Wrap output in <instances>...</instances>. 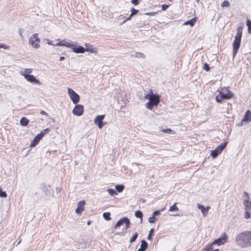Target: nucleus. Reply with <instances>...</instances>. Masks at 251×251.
Wrapping results in <instances>:
<instances>
[{
  "label": "nucleus",
  "instance_id": "1",
  "mask_svg": "<svg viewBox=\"0 0 251 251\" xmlns=\"http://www.w3.org/2000/svg\"><path fill=\"white\" fill-rule=\"evenodd\" d=\"M236 245L242 248L251 247V230H246L239 233L235 238Z\"/></svg>",
  "mask_w": 251,
  "mask_h": 251
},
{
  "label": "nucleus",
  "instance_id": "2",
  "mask_svg": "<svg viewBox=\"0 0 251 251\" xmlns=\"http://www.w3.org/2000/svg\"><path fill=\"white\" fill-rule=\"evenodd\" d=\"M242 35V29L241 27H239L237 30V33L235 37L233 43V57L236 55L237 51L240 48L241 37Z\"/></svg>",
  "mask_w": 251,
  "mask_h": 251
},
{
  "label": "nucleus",
  "instance_id": "3",
  "mask_svg": "<svg viewBox=\"0 0 251 251\" xmlns=\"http://www.w3.org/2000/svg\"><path fill=\"white\" fill-rule=\"evenodd\" d=\"M227 144V142L222 143L220 145L217 147L214 150L211 151V156L213 158H216L218 155L221 153L222 151L225 149Z\"/></svg>",
  "mask_w": 251,
  "mask_h": 251
},
{
  "label": "nucleus",
  "instance_id": "4",
  "mask_svg": "<svg viewBox=\"0 0 251 251\" xmlns=\"http://www.w3.org/2000/svg\"><path fill=\"white\" fill-rule=\"evenodd\" d=\"M40 42V39L38 37L37 33L34 34L29 39V44L35 49H38L40 47V45L39 44Z\"/></svg>",
  "mask_w": 251,
  "mask_h": 251
},
{
  "label": "nucleus",
  "instance_id": "5",
  "mask_svg": "<svg viewBox=\"0 0 251 251\" xmlns=\"http://www.w3.org/2000/svg\"><path fill=\"white\" fill-rule=\"evenodd\" d=\"M244 205L245 207L244 218L248 219L251 217V201H250L249 200H244Z\"/></svg>",
  "mask_w": 251,
  "mask_h": 251
},
{
  "label": "nucleus",
  "instance_id": "6",
  "mask_svg": "<svg viewBox=\"0 0 251 251\" xmlns=\"http://www.w3.org/2000/svg\"><path fill=\"white\" fill-rule=\"evenodd\" d=\"M68 95L74 104H76L79 101V96L72 89L68 88Z\"/></svg>",
  "mask_w": 251,
  "mask_h": 251
},
{
  "label": "nucleus",
  "instance_id": "7",
  "mask_svg": "<svg viewBox=\"0 0 251 251\" xmlns=\"http://www.w3.org/2000/svg\"><path fill=\"white\" fill-rule=\"evenodd\" d=\"M124 224L125 225V229L126 230L130 225V221L127 217H125L119 220L115 225L114 227L117 228Z\"/></svg>",
  "mask_w": 251,
  "mask_h": 251
},
{
  "label": "nucleus",
  "instance_id": "8",
  "mask_svg": "<svg viewBox=\"0 0 251 251\" xmlns=\"http://www.w3.org/2000/svg\"><path fill=\"white\" fill-rule=\"evenodd\" d=\"M145 98L148 99L155 106H157L160 101L159 96L156 94H147L145 96Z\"/></svg>",
  "mask_w": 251,
  "mask_h": 251
},
{
  "label": "nucleus",
  "instance_id": "9",
  "mask_svg": "<svg viewBox=\"0 0 251 251\" xmlns=\"http://www.w3.org/2000/svg\"><path fill=\"white\" fill-rule=\"evenodd\" d=\"M227 238V236L226 233L224 232L220 237L215 240L211 244H212V245L217 244L218 246H220L224 244L226 242Z\"/></svg>",
  "mask_w": 251,
  "mask_h": 251
},
{
  "label": "nucleus",
  "instance_id": "10",
  "mask_svg": "<svg viewBox=\"0 0 251 251\" xmlns=\"http://www.w3.org/2000/svg\"><path fill=\"white\" fill-rule=\"evenodd\" d=\"M72 112L75 116H81L83 113V106L81 104L76 105L73 109Z\"/></svg>",
  "mask_w": 251,
  "mask_h": 251
},
{
  "label": "nucleus",
  "instance_id": "11",
  "mask_svg": "<svg viewBox=\"0 0 251 251\" xmlns=\"http://www.w3.org/2000/svg\"><path fill=\"white\" fill-rule=\"evenodd\" d=\"M104 118V115H98L96 116L94 119L95 124L98 125L99 128L101 129L104 125L102 120Z\"/></svg>",
  "mask_w": 251,
  "mask_h": 251
},
{
  "label": "nucleus",
  "instance_id": "12",
  "mask_svg": "<svg viewBox=\"0 0 251 251\" xmlns=\"http://www.w3.org/2000/svg\"><path fill=\"white\" fill-rule=\"evenodd\" d=\"M71 49H72L73 51L76 53H82L85 51V49L83 47L75 45L74 44H73Z\"/></svg>",
  "mask_w": 251,
  "mask_h": 251
},
{
  "label": "nucleus",
  "instance_id": "13",
  "mask_svg": "<svg viewBox=\"0 0 251 251\" xmlns=\"http://www.w3.org/2000/svg\"><path fill=\"white\" fill-rule=\"evenodd\" d=\"M26 76V77H25V78L27 81L31 82V83L41 85V83L40 81L39 80H38L37 79H36L33 75H27Z\"/></svg>",
  "mask_w": 251,
  "mask_h": 251
},
{
  "label": "nucleus",
  "instance_id": "14",
  "mask_svg": "<svg viewBox=\"0 0 251 251\" xmlns=\"http://www.w3.org/2000/svg\"><path fill=\"white\" fill-rule=\"evenodd\" d=\"M197 207L198 209L201 210V213L202 214L203 216H205L206 214L208 212V210L210 209V207L207 206L206 207H204V205H201V204H197Z\"/></svg>",
  "mask_w": 251,
  "mask_h": 251
},
{
  "label": "nucleus",
  "instance_id": "15",
  "mask_svg": "<svg viewBox=\"0 0 251 251\" xmlns=\"http://www.w3.org/2000/svg\"><path fill=\"white\" fill-rule=\"evenodd\" d=\"M42 138V134H38L36 135L31 143L30 147H34L39 142Z\"/></svg>",
  "mask_w": 251,
  "mask_h": 251
},
{
  "label": "nucleus",
  "instance_id": "16",
  "mask_svg": "<svg viewBox=\"0 0 251 251\" xmlns=\"http://www.w3.org/2000/svg\"><path fill=\"white\" fill-rule=\"evenodd\" d=\"M32 71L33 70L31 68L23 69L20 72V74L25 78L26 77V76L30 75Z\"/></svg>",
  "mask_w": 251,
  "mask_h": 251
},
{
  "label": "nucleus",
  "instance_id": "17",
  "mask_svg": "<svg viewBox=\"0 0 251 251\" xmlns=\"http://www.w3.org/2000/svg\"><path fill=\"white\" fill-rule=\"evenodd\" d=\"M84 204H85V201H80L77 202L78 206L75 210V212H76V213L79 214V213H80V211L84 210L83 206H84Z\"/></svg>",
  "mask_w": 251,
  "mask_h": 251
},
{
  "label": "nucleus",
  "instance_id": "18",
  "mask_svg": "<svg viewBox=\"0 0 251 251\" xmlns=\"http://www.w3.org/2000/svg\"><path fill=\"white\" fill-rule=\"evenodd\" d=\"M219 94H222L223 99L227 100L233 97V94L231 91L228 90L226 94H224L222 91H219Z\"/></svg>",
  "mask_w": 251,
  "mask_h": 251
},
{
  "label": "nucleus",
  "instance_id": "19",
  "mask_svg": "<svg viewBox=\"0 0 251 251\" xmlns=\"http://www.w3.org/2000/svg\"><path fill=\"white\" fill-rule=\"evenodd\" d=\"M251 121V111L248 110L246 112L244 118L242 120V122H250Z\"/></svg>",
  "mask_w": 251,
  "mask_h": 251
},
{
  "label": "nucleus",
  "instance_id": "20",
  "mask_svg": "<svg viewBox=\"0 0 251 251\" xmlns=\"http://www.w3.org/2000/svg\"><path fill=\"white\" fill-rule=\"evenodd\" d=\"M197 18L196 17L193 18L185 22L183 25H190L191 26H193L196 22L197 21Z\"/></svg>",
  "mask_w": 251,
  "mask_h": 251
},
{
  "label": "nucleus",
  "instance_id": "21",
  "mask_svg": "<svg viewBox=\"0 0 251 251\" xmlns=\"http://www.w3.org/2000/svg\"><path fill=\"white\" fill-rule=\"evenodd\" d=\"M73 43L70 41L63 40H62V46L66 47L67 48H71Z\"/></svg>",
  "mask_w": 251,
  "mask_h": 251
},
{
  "label": "nucleus",
  "instance_id": "22",
  "mask_svg": "<svg viewBox=\"0 0 251 251\" xmlns=\"http://www.w3.org/2000/svg\"><path fill=\"white\" fill-rule=\"evenodd\" d=\"M29 120L25 117H23L20 120V124L23 126H26L29 123Z\"/></svg>",
  "mask_w": 251,
  "mask_h": 251
},
{
  "label": "nucleus",
  "instance_id": "23",
  "mask_svg": "<svg viewBox=\"0 0 251 251\" xmlns=\"http://www.w3.org/2000/svg\"><path fill=\"white\" fill-rule=\"evenodd\" d=\"M148 244L145 240H142L140 246V248L142 251H145L148 248Z\"/></svg>",
  "mask_w": 251,
  "mask_h": 251
},
{
  "label": "nucleus",
  "instance_id": "24",
  "mask_svg": "<svg viewBox=\"0 0 251 251\" xmlns=\"http://www.w3.org/2000/svg\"><path fill=\"white\" fill-rule=\"evenodd\" d=\"M213 245H212V244H209L206 247H205L204 249V251H219V250L217 249L215 250H213V248L212 247V246Z\"/></svg>",
  "mask_w": 251,
  "mask_h": 251
},
{
  "label": "nucleus",
  "instance_id": "25",
  "mask_svg": "<svg viewBox=\"0 0 251 251\" xmlns=\"http://www.w3.org/2000/svg\"><path fill=\"white\" fill-rule=\"evenodd\" d=\"M103 217L106 221L111 220L110 213L109 212H104L103 213Z\"/></svg>",
  "mask_w": 251,
  "mask_h": 251
},
{
  "label": "nucleus",
  "instance_id": "26",
  "mask_svg": "<svg viewBox=\"0 0 251 251\" xmlns=\"http://www.w3.org/2000/svg\"><path fill=\"white\" fill-rule=\"evenodd\" d=\"M138 234L137 232H135L134 234H133V235L130 238V239L129 240V243H132L133 242L135 241V240H136V239L138 237Z\"/></svg>",
  "mask_w": 251,
  "mask_h": 251
},
{
  "label": "nucleus",
  "instance_id": "27",
  "mask_svg": "<svg viewBox=\"0 0 251 251\" xmlns=\"http://www.w3.org/2000/svg\"><path fill=\"white\" fill-rule=\"evenodd\" d=\"M115 188L118 192H121L124 189V186L123 185H117Z\"/></svg>",
  "mask_w": 251,
  "mask_h": 251
},
{
  "label": "nucleus",
  "instance_id": "28",
  "mask_svg": "<svg viewBox=\"0 0 251 251\" xmlns=\"http://www.w3.org/2000/svg\"><path fill=\"white\" fill-rule=\"evenodd\" d=\"M246 25L248 28V33L251 34V21L248 20L246 23Z\"/></svg>",
  "mask_w": 251,
  "mask_h": 251
},
{
  "label": "nucleus",
  "instance_id": "29",
  "mask_svg": "<svg viewBox=\"0 0 251 251\" xmlns=\"http://www.w3.org/2000/svg\"><path fill=\"white\" fill-rule=\"evenodd\" d=\"M135 216L137 218H140L141 219H142V217H143L142 212L141 211H140V210L136 211L135 212Z\"/></svg>",
  "mask_w": 251,
  "mask_h": 251
},
{
  "label": "nucleus",
  "instance_id": "30",
  "mask_svg": "<svg viewBox=\"0 0 251 251\" xmlns=\"http://www.w3.org/2000/svg\"><path fill=\"white\" fill-rule=\"evenodd\" d=\"M176 203H174L172 206H171L170 207L169 211H178V208L176 205Z\"/></svg>",
  "mask_w": 251,
  "mask_h": 251
},
{
  "label": "nucleus",
  "instance_id": "31",
  "mask_svg": "<svg viewBox=\"0 0 251 251\" xmlns=\"http://www.w3.org/2000/svg\"><path fill=\"white\" fill-rule=\"evenodd\" d=\"M153 105H154L149 101L146 103V106L147 109L151 110Z\"/></svg>",
  "mask_w": 251,
  "mask_h": 251
},
{
  "label": "nucleus",
  "instance_id": "32",
  "mask_svg": "<svg viewBox=\"0 0 251 251\" xmlns=\"http://www.w3.org/2000/svg\"><path fill=\"white\" fill-rule=\"evenodd\" d=\"M107 191L108 192L109 194L111 195V196H114V195H116L117 194L116 191L115 190H114V189H108L107 190Z\"/></svg>",
  "mask_w": 251,
  "mask_h": 251
},
{
  "label": "nucleus",
  "instance_id": "33",
  "mask_svg": "<svg viewBox=\"0 0 251 251\" xmlns=\"http://www.w3.org/2000/svg\"><path fill=\"white\" fill-rule=\"evenodd\" d=\"M153 231H154L153 228H151V229H150L149 234H148V236L147 237V239L148 240H151L152 239V234Z\"/></svg>",
  "mask_w": 251,
  "mask_h": 251
},
{
  "label": "nucleus",
  "instance_id": "34",
  "mask_svg": "<svg viewBox=\"0 0 251 251\" xmlns=\"http://www.w3.org/2000/svg\"><path fill=\"white\" fill-rule=\"evenodd\" d=\"M134 56L136 57H138V58H141V57L144 58L145 57L144 54L141 52H136L134 54Z\"/></svg>",
  "mask_w": 251,
  "mask_h": 251
},
{
  "label": "nucleus",
  "instance_id": "35",
  "mask_svg": "<svg viewBox=\"0 0 251 251\" xmlns=\"http://www.w3.org/2000/svg\"><path fill=\"white\" fill-rule=\"evenodd\" d=\"M7 197V194L5 191H3L0 188V197L6 198Z\"/></svg>",
  "mask_w": 251,
  "mask_h": 251
},
{
  "label": "nucleus",
  "instance_id": "36",
  "mask_svg": "<svg viewBox=\"0 0 251 251\" xmlns=\"http://www.w3.org/2000/svg\"><path fill=\"white\" fill-rule=\"evenodd\" d=\"M230 5L229 2L227 0H224L223 1V2L221 4L222 7H228Z\"/></svg>",
  "mask_w": 251,
  "mask_h": 251
},
{
  "label": "nucleus",
  "instance_id": "37",
  "mask_svg": "<svg viewBox=\"0 0 251 251\" xmlns=\"http://www.w3.org/2000/svg\"><path fill=\"white\" fill-rule=\"evenodd\" d=\"M216 100L218 102H221L224 100V99H223L222 94H219V96H217L216 97Z\"/></svg>",
  "mask_w": 251,
  "mask_h": 251
},
{
  "label": "nucleus",
  "instance_id": "38",
  "mask_svg": "<svg viewBox=\"0 0 251 251\" xmlns=\"http://www.w3.org/2000/svg\"><path fill=\"white\" fill-rule=\"evenodd\" d=\"M156 220V218L152 215L151 217H149V218L148 219V222L150 223H154Z\"/></svg>",
  "mask_w": 251,
  "mask_h": 251
},
{
  "label": "nucleus",
  "instance_id": "39",
  "mask_svg": "<svg viewBox=\"0 0 251 251\" xmlns=\"http://www.w3.org/2000/svg\"><path fill=\"white\" fill-rule=\"evenodd\" d=\"M138 12V10H136L134 8H132L131 9L130 17H132L133 15L136 14Z\"/></svg>",
  "mask_w": 251,
  "mask_h": 251
},
{
  "label": "nucleus",
  "instance_id": "40",
  "mask_svg": "<svg viewBox=\"0 0 251 251\" xmlns=\"http://www.w3.org/2000/svg\"><path fill=\"white\" fill-rule=\"evenodd\" d=\"M164 210V208L163 209H162L161 210V211H163ZM160 213V210H155L154 211L153 213H152V216H153L154 217H155V216L156 215H159V214Z\"/></svg>",
  "mask_w": 251,
  "mask_h": 251
},
{
  "label": "nucleus",
  "instance_id": "41",
  "mask_svg": "<svg viewBox=\"0 0 251 251\" xmlns=\"http://www.w3.org/2000/svg\"><path fill=\"white\" fill-rule=\"evenodd\" d=\"M162 131L164 133H171L173 131L170 128L163 129Z\"/></svg>",
  "mask_w": 251,
  "mask_h": 251
},
{
  "label": "nucleus",
  "instance_id": "42",
  "mask_svg": "<svg viewBox=\"0 0 251 251\" xmlns=\"http://www.w3.org/2000/svg\"><path fill=\"white\" fill-rule=\"evenodd\" d=\"M203 69L206 71H208L210 70V68L207 63H205L203 65Z\"/></svg>",
  "mask_w": 251,
  "mask_h": 251
},
{
  "label": "nucleus",
  "instance_id": "43",
  "mask_svg": "<svg viewBox=\"0 0 251 251\" xmlns=\"http://www.w3.org/2000/svg\"><path fill=\"white\" fill-rule=\"evenodd\" d=\"M49 130V128H46L41 132L39 134H42V137Z\"/></svg>",
  "mask_w": 251,
  "mask_h": 251
},
{
  "label": "nucleus",
  "instance_id": "44",
  "mask_svg": "<svg viewBox=\"0 0 251 251\" xmlns=\"http://www.w3.org/2000/svg\"><path fill=\"white\" fill-rule=\"evenodd\" d=\"M0 48L4 49H8L9 48V46L5 44H1L0 45Z\"/></svg>",
  "mask_w": 251,
  "mask_h": 251
},
{
  "label": "nucleus",
  "instance_id": "45",
  "mask_svg": "<svg viewBox=\"0 0 251 251\" xmlns=\"http://www.w3.org/2000/svg\"><path fill=\"white\" fill-rule=\"evenodd\" d=\"M138 0H131V2L134 5H137L139 3Z\"/></svg>",
  "mask_w": 251,
  "mask_h": 251
},
{
  "label": "nucleus",
  "instance_id": "46",
  "mask_svg": "<svg viewBox=\"0 0 251 251\" xmlns=\"http://www.w3.org/2000/svg\"><path fill=\"white\" fill-rule=\"evenodd\" d=\"M169 7L168 5L167 4H163L162 5V10H166Z\"/></svg>",
  "mask_w": 251,
  "mask_h": 251
},
{
  "label": "nucleus",
  "instance_id": "47",
  "mask_svg": "<svg viewBox=\"0 0 251 251\" xmlns=\"http://www.w3.org/2000/svg\"><path fill=\"white\" fill-rule=\"evenodd\" d=\"M156 12H148L146 13V15H149L151 16H154L156 14Z\"/></svg>",
  "mask_w": 251,
  "mask_h": 251
},
{
  "label": "nucleus",
  "instance_id": "48",
  "mask_svg": "<svg viewBox=\"0 0 251 251\" xmlns=\"http://www.w3.org/2000/svg\"><path fill=\"white\" fill-rule=\"evenodd\" d=\"M55 46H62V40L58 42L54 45Z\"/></svg>",
  "mask_w": 251,
  "mask_h": 251
},
{
  "label": "nucleus",
  "instance_id": "49",
  "mask_svg": "<svg viewBox=\"0 0 251 251\" xmlns=\"http://www.w3.org/2000/svg\"><path fill=\"white\" fill-rule=\"evenodd\" d=\"M85 51H90L91 52H94L93 50L92 49L86 48V49H85Z\"/></svg>",
  "mask_w": 251,
  "mask_h": 251
},
{
  "label": "nucleus",
  "instance_id": "50",
  "mask_svg": "<svg viewBox=\"0 0 251 251\" xmlns=\"http://www.w3.org/2000/svg\"><path fill=\"white\" fill-rule=\"evenodd\" d=\"M40 114L43 115H48V114L45 111H44L43 110H41L40 111Z\"/></svg>",
  "mask_w": 251,
  "mask_h": 251
},
{
  "label": "nucleus",
  "instance_id": "51",
  "mask_svg": "<svg viewBox=\"0 0 251 251\" xmlns=\"http://www.w3.org/2000/svg\"><path fill=\"white\" fill-rule=\"evenodd\" d=\"M131 17H130V15L129 16L127 19H126L125 20H124L123 21V23H124L126 22L127 21H128V20H130L131 19Z\"/></svg>",
  "mask_w": 251,
  "mask_h": 251
},
{
  "label": "nucleus",
  "instance_id": "52",
  "mask_svg": "<svg viewBox=\"0 0 251 251\" xmlns=\"http://www.w3.org/2000/svg\"><path fill=\"white\" fill-rule=\"evenodd\" d=\"M46 40H47V43H48V44H49V45H52V41H50V40H49V39H47Z\"/></svg>",
  "mask_w": 251,
  "mask_h": 251
},
{
  "label": "nucleus",
  "instance_id": "53",
  "mask_svg": "<svg viewBox=\"0 0 251 251\" xmlns=\"http://www.w3.org/2000/svg\"><path fill=\"white\" fill-rule=\"evenodd\" d=\"M244 195L245 197H246L248 199L249 198V194L247 192H244Z\"/></svg>",
  "mask_w": 251,
  "mask_h": 251
},
{
  "label": "nucleus",
  "instance_id": "54",
  "mask_svg": "<svg viewBox=\"0 0 251 251\" xmlns=\"http://www.w3.org/2000/svg\"><path fill=\"white\" fill-rule=\"evenodd\" d=\"M65 59V57L64 56H61L59 58V61H63Z\"/></svg>",
  "mask_w": 251,
  "mask_h": 251
},
{
  "label": "nucleus",
  "instance_id": "55",
  "mask_svg": "<svg viewBox=\"0 0 251 251\" xmlns=\"http://www.w3.org/2000/svg\"><path fill=\"white\" fill-rule=\"evenodd\" d=\"M19 34H20V35L22 36V31L19 30Z\"/></svg>",
  "mask_w": 251,
  "mask_h": 251
},
{
  "label": "nucleus",
  "instance_id": "56",
  "mask_svg": "<svg viewBox=\"0 0 251 251\" xmlns=\"http://www.w3.org/2000/svg\"><path fill=\"white\" fill-rule=\"evenodd\" d=\"M137 251H142V250L141 249H139Z\"/></svg>",
  "mask_w": 251,
  "mask_h": 251
},
{
  "label": "nucleus",
  "instance_id": "57",
  "mask_svg": "<svg viewBox=\"0 0 251 251\" xmlns=\"http://www.w3.org/2000/svg\"><path fill=\"white\" fill-rule=\"evenodd\" d=\"M90 224V221H88V222H87V225H89Z\"/></svg>",
  "mask_w": 251,
  "mask_h": 251
},
{
  "label": "nucleus",
  "instance_id": "58",
  "mask_svg": "<svg viewBox=\"0 0 251 251\" xmlns=\"http://www.w3.org/2000/svg\"><path fill=\"white\" fill-rule=\"evenodd\" d=\"M141 201H142L143 202H145V200H141Z\"/></svg>",
  "mask_w": 251,
  "mask_h": 251
}]
</instances>
